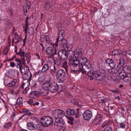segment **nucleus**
I'll list each match as a JSON object with an SVG mask.
<instances>
[{"label":"nucleus","instance_id":"nucleus-1","mask_svg":"<svg viewBox=\"0 0 131 131\" xmlns=\"http://www.w3.org/2000/svg\"><path fill=\"white\" fill-rule=\"evenodd\" d=\"M79 60L80 66H81V68L80 67V70L82 71V74H84L86 72L85 69L84 68V67L87 69H89L91 68L92 65L90 63V61H88L87 58L85 57H82L80 58Z\"/></svg>","mask_w":131,"mask_h":131},{"label":"nucleus","instance_id":"nucleus-2","mask_svg":"<svg viewBox=\"0 0 131 131\" xmlns=\"http://www.w3.org/2000/svg\"><path fill=\"white\" fill-rule=\"evenodd\" d=\"M40 122L43 126L47 127L52 125L53 120L49 116H45L40 118Z\"/></svg>","mask_w":131,"mask_h":131},{"label":"nucleus","instance_id":"nucleus-3","mask_svg":"<svg viewBox=\"0 0 131 131\" xmlns=\"http://www.w3.org/2000/svg\"><path fill=\"white\" fill-rule=\"evenodd\" d=\"M69 64L70 65L71 68H76L79 65L80 66L79 60L75 56L72 55L70 56L69 58Z\"/></svg>","mask_w":131,"mask_h":131},{"label":"nucleus","instance_id":"nucleus-4","mask_svg":"<svg viewBox=\"0 0 131 131\" xmlns=\"http://www.w3.org/2000/svg\"><path fill=\"white\" fill-rule=\"evenodd\" d=\"M56 76L58 82L60 83H62L64 82L65 72L63 70L61 69L58 70Z\"/></svg>","mask_w":131,"mask_h":131},{"label":"nucleus","instance_id":"nucleus-5","mask_svg":"<svg viewBox=\"0 0 131 131\" xmlns=\"http://www.w3.org/2000/svg\"><path fill=\"white\" fill-rule=\"evenodd\" d=\"M58 42L61 46L63 47L64 48H65L67 47L66 45L67 41L65 39H64L63 37L57 38L56 42L55 43H53V46H57Z\"/></svg>","mask_w":131,"mask_h":131},{"label":"nucleus","instance_id":"nucleus-6","mask_svg":"<svg viewBox=\"0 0 131 131\" xmlns=\"http://www.w3.org/2000/svg\"><path fill=\"white\" fill-rule=\"evenodd\" d=\"M105 73L98 71L94 72V79L99 81H102L104 78Z\"/></svg>","mask_w":131,"mask_h":131},{"label":"nucleus","instance_id":"nucleus-7","mask_svg":"<svg viewBox=\"0 0 131 131\" xmlns=\"http://www.w3.org/2000/svg\"><path fill=\"white\" fill-rule=\"evenodd\" d=\"M102 114H97L96 115L94 118L92 120V124L95 125L100 124L102 121Z\"/></svg>","mask_w":131,"mask_h":131},{"label":"nucleus","instance_id":"nucleus-8","mask_svg":"<svg viewBox=\"0 0 131 131\" xmlns=\"http://www.w3.org/2000/svg\"><path fill=\"white\" fill-rule=\"evenodd\" d=\"M47 86L49 90L52 93L56 92L59 88L57 83L55 82L48 84V86Z\"/></svg>","mask_w":131,"mask_h":131},{"label":"nucleus","instance_id":"nucleus-9","mask_svg":"<svg viewBox=\"0 0 131 131\" xmlns=\"http://www.w3.org/2000/svg\"><path fill=\"white\" fill-rule=\"evenodd\" d=\"M65 112L63 110L58 109L53 111V114L55 118L63 117L64 115Z\"/></svg>","mask_w":131,"mask_h":131},{"label":"nucleus","instance_id":"nucleus-10","mask_svg":"<svg viewBox=\"0 0 131 131\" xmlns=\"http://www.w3.org/2000/svg\"><path fill=\"white\" fill-rule=\"evenodd\" d=\"M17 54L19 55L21 57V59H22V63L23 64L25 65L26 64V59L25 58H27V57L25 53V52L23 51H22L21 49H20L18 52H16Z\"/></svg>","mask_w":131,"mask_h":131},{"label":"nucleus","instance_id":"nucleus-11","mask_svg":"<svg viewBox=\"0 0 131 131\" xmlns=\"http://www.w3.org/2000/svg\"><path fill=\"white\" fill-rule=\"evenodd\" d=\"M111 72L113 73H118L121 79L123 80L127 75L126 72H121V70L118 69H112Z\"/></svg>","mask_w":131,"mask_h":131},{"label":"nucleus","instance_id":"nucleus-12","mask_svg":"<svg viewBox=\"0 0 131 131\" xmlns=\"http://www.w3.org/2000/svg\"><path fill=\"white\" fill-rule=\"evenodd\" d=\"M84 119L85 120H89L92 117V114L91 111L89 110L85 111L83 114Z\"/></svg>","mask_w":131,"mask_h":131},{"label":"nucleus","instance_id":"nucleus-13","mask_svg":"<svg viewBox=\"0 0 131 131\" xmlns=\"http://www.w3.org/2000/svg\"><path fill=\"white\" fill-rule=\"evenodd\" d=\"M55 118L54 124L56 126H61L64 124V121L61 117L56 118Z\"/></svg>","mask_w":131,"mask_h":131},{"label":"nucleus","instance_id":"nucleus-14","mask_svg":"<svg viewBox=\"0 0 131 131\" xmlns=\"http://www.w3.org/2000/svg\"><path fill=\"white\" fill-rule=\"evenodd\" d=\"M43 86V87L40 90V91L39 92L40 94L41 93L42 95L46 96L49 93V89L48 88L47 86L45 85Z\"/></svg>","mask_w":131,"mask_h":131},{"label":"nucleus","instance_id":"nucleus-15","mask_svg":"<svg viewBox=\"0 0 131 131\" xmlns=\"http://www.w3.org/2000/svg\"><path fill=\"white\" fill-rule=\"evenodd\" d=\"M45 52L47 55L52 56L53 54V47L51 46H49L47 47L45 50Z\"/></svg>","mask_w":131,"mask_h":131},{"label":"nucleus","instance_id":"nucleus-16","mask_svg":"<svg viewBox=\"0 0 131 131\" xmlns=\"http://www.w3.org/2000/svg\"><path fill=\"white\" fill-rule=\"evenodd\" d=\"M106 63L109 64L111 68L112 69L114 68L116 64L114 60L111 59H108L106 61Z\"/></svg>","mask_w":131,"mask_h":131},{"label":"nucleus","instance_id":"nucleus-17","mask_svg":"<svg viewBox=\"0 0 131 131\" xmlns=\"http://www.w3.org/2000/svg\"><path fill=\"white\" fill-rule=\"evenodd\" d=\"M40 95V92L36 91L31 92L29 95V97L31 98L36 99Z\"/></svg>","mask_w":131,"mask_h":131},{"label":"nucleus","instance_id":"nucleus-18","mask_svg":"<svg viewBox=\"0 0 131 131\" xmlns=\"http://www.w3.org/2000/svg\"><path fill=\"white\" fill-rule=\"evenodd\" d=\"M19 71L23 75H28V73L29 72V70L28 67L22 66Z\"/></svg>","mask_w":131,"mask_h":131},{"label":"nucleus","instance_id":"nucleus-19","mask_svg":"<svg viewBox=\"0 0 131 131\" xmlns=\"http://www.w3.org/2000/svg\"><path fill=\"white\" fill-rule=\"evenodd\" d=\"M62 62L60 58H57L54 61V66L59 68L62 66Z\"/></svg>","mask_w":131,"mask_h":131},{"label":"nucleus","instance_id":"nucleus-20","mask_svg":"<svg viewBox=\"0 0 131 131\" xmlns=\"http://www.w3.org/2000/svg\"><path fill=\"white\" fill-rule=\"evenodd\" d=\"M59 68L54 65L53 68L50 67V73L53 76H56Z\"/></svg>","mask_w":131,"mask_h":131},{"label":"nucleus","instance_id":"nucleus-21","mask_svg":"<svg viewBox=\"0 0 131 131\" xmlns=\"http://www.w3.org/2000/svg\"><path fill=\"white\" fill-rule=\"evenodd\" d=\"M118 62L117 67L118 68H119L123 66L126 63V61L122 58H121L119 59Z\"/></svg>","mask_w":131,"mask_h":131},{"label":"nucleus","instance_id":"nucleus-22","mask_svg":"<svg viewBox=\"0 0 131 131\" xmlns=\"http://www.w3.org/2000/svg\"><path fill=\"white\" fill-rule=\"evenodd\" d=\"M28 128L29 130H35L37 127V125L32 122H29L27 124Z\"/></svg>","mask_w":131,"mask_h":131},{"label":"nucleus","instance_id":"nucleus-23","mask_svg":"<svg viewBox=\"0 0 131 131\" xmlns=\"http://www.w3.org/2000/svg\"><path fill=\"white\" fill-rule=\"evenodd\" d=\"M67 114L69 116H74L76 113L75 110L73 109H67L66 111Z\"/></svg>","mask_w":131,"mask_h":131},{"label":"nucleus","instance_id":"nucleus-24","mask_svg":"<svg viewBox=\"0 0 131 131\" xmlns=\"http://www.w3.org/2000/svg\"><path fill=\"white\" fill-rule=\"evenodd\" d=\"M122 70L125 72L130 73L129 72L131 71V66L126 65L122 68Z\"/></svg>","mask_w":131,"mask_h":131},{"label":"nucleus","instance_id":"nucleus-25","mask_svg":"<svg viewBox=\"0 0 131 131\" xmlns=\"http://www.w3.org/2000/svg\"><path fill=\"white\" fill-rule=\"evenodd\" d=\"M123 80L125 82H128L131 81V74L130 73H127Z\"/></svg>","mask_w":131,"mask_h":131},{"label":"nucleus","instance_id":"nucleus-26","mask_svg":"<svg viewBox=\"0 0 131 131\" xmlns=\"http://www.w3.org/2000/svg\"><path fill=\"white\" fill-rule=\"evenodd\" d=\"M17 82L16 79H14L12 80L10 82L8 83L7 85V86L10 87H14L16 83Z\"/></svg>","mask_w":131,"mask_h":131},{"label":"nucleus","instance_id":"nucleus-27","mask_svg":"<svg viewBox=\"0 0 131 131\" xmlns=\"http://www.w3.org/2000/svg\"><path fill=\"white\" fill-rule=\"evenodd\" d=\"M49 69V67L48 64H44L42 68L41 71L42 72H44L47 71Z\"/></svg>","mask_w":131,"mask_h":131},{"label":"nucleus","instance_id":"nucleus-28","mask_svg":"<svg viewBox=\"0 0 131 131\" xmlns=\"http://www.w3.org/2000/svg\"><path fill=\"white\" fill-rule=\"evenodd\" d=\"M68 57V53L66 52V51L64 50L62 53V57L61 56L60 57V59L63 60H65Z\"/></svg>","mask_w":131,"mask_h":131},{"label":"nucleus","instance_id":"nucleus-29","mask_svg":"<svg viewBox=\"0 0 131 131\" xmlns=\"http://www.w3.org/2000/svg\"><path fill=\"white\" fill-rule=\"evenodd\" d=\"M16 104L18 105L19 107H21L23 105V103L22 98H18L17 99Z\"/></svg>","mask_w":131,"mask_h":131},{"label":"nucleus","instance_id":"nucleus-30","mask_svg":"<svg viewBox=\"0 0 131 131\" xmlns=\"http://www.w3.org/2000/svg\"><path fill=\"white\" fill-rule=\"evenodd\" d=\"M71 72L73 74L75 73H78L79 72V71L77 69V68H72V69L70 70Z\"/></svg>","mask_w":131,"mask_h":131},{"label":"nucleus","instance_id":"nucleus-31","mask_svg":"<svg viewBox=\"0 0 131 131\" xmlns=\"http://www.w3.org/2000/svg\"><path fill=\"white\" fill-rule=\"evenodd\" d=\"M121 53V51L119 49L115 50L112 52V54L113 55L119 54Z\"/></svg>","mask_w":131,"mask_h":131},{"label":"nucleus","instance_id":"nucleus-32","mask_svg":"<svg viewBox=\"0 0 131 131\" xmlns=\"http://www.w3.org/2000/svg\"><path fill=\"white\" fill-rule=\"evenodd\" d=\"M83 54V52L82 51H78L76 53L75 55L80 58Z\"/></svg>","mask_w":131,"mask_h":131},{"label":"nucleus","instance_id":"nucleus-33","mask_svg":"<svg viewBox=\"0 0 131 131\" xmlns=\"http://www.w3.org/2000/svg\"><path fill=\"white\" fill-rule=\"evenodd\" d=\"M64 35V30H61L59 32V37L58 38H60V37L62 38L63 37Z\"/></svg>","mask_w":131,"mask_h":131},{"label":"nucleus","instance_id":"nucleus-34","mask_svg":"<svg viewBox=\"0 0 131 131\" xmlns=\"http://www.w3.org/2000/svg\"><path fill=\"white\" fill-rule=\"evenodd\" d=\"M12 125V123L9 122L5 124L4 125V126L6 128H9V127H11Z\"/></svg>","mask_w":131,"mask_h":131},{"label":"nucleus","instance_id":"nucleus-35","mask_svg":"<svg viewBox=\"0 0 131 131\" xmlns=\"http://www.w3.org/2000/svg\"><path fill=\"white\" fill-rule=\"evenodd\" d=\"M102 131H113V130L112 127L108 126L105 127Z\"/></svg>","mask_w":131,"mask_h":131},{"label":"nucleus","instance_id":"nucleus-36","mask_svg":"<svg viewBox=\"0 0 131 131\" xmlns=\"http://www.w3.org/2000/svg\"><path fill=\"white\" fill-rule=\"evenodd\" d=\"M29 32L30 35L32 36L34 34V29L31 27H30L28 28Z\"/></svg>","mask_w":131,"mask_h":131},{"label":"nucleus","instance_id":"nucleus-37","mask_svg":"<svg viewBox=\"0 0 131 131\" xmlns=\"http://www.w3.org/2000/svg\"><path fill=\"white\" fill-rule=\"evenodd\" d=\"M94 72L92 70L88 72L87 73L88 76L90 77H94Z\"/></svg>","mask_w":131,"mask_h":131},{"label":"nucleus","instance_id":"nucleus-38","mask_svg":"<svg viewBox=\"0 0 131 131\" xmlns=\"http://www.w3.org/2000/svg\"><path fill=\"white\" fill-rule=\"evenodd\" d=\"M45 39L46 42L48 44L50 43V39L49 36L48 35H45Z\"/></svg>","mask_w":131,"mask_h":131},{"label":"nucleus","instance_id":"nucleus-39","mask_svg":"<svg viewBox=\"0 0 131 131\" xmlns=\"http://www.w3.org/2000/svg\"><path fill=\"white\" fill-rule=\"evenodd\" d=\"M63 67L66 70V71H67L68 70V66L66 62H65L63 63Z\"/></svg>","mask_w":131,"mask_h":131},{"label":"nucleus","instance_id":"nucleus-40","mask_svg":"<svg viewBox=\"0 0 131 131\" xmlns=\"http://www.w3.org/2000/svg\"><path fill=\"white\" fill-rule=\"evenodd\" d=\"M29 87L28 86L26 87L25 89L24 90L23 93V94H26L27 92L29 90Z\"/></svg>","mask_w":131,"mask_h":131},{"label":"nucleus","instance_id":"nucleus-41","mask_svg":"<svg viewBox=\"0 0 131 131\" xmlns=\"http://www.w3.org/2000/svg\"><path fill=\"white\" fill-rule=\"evenodd\" d=\"M7 23L6 25L9 27L12 26V24L11 21L10 20H6Z\"/></svg>","mask_w":131,"mask_h":131},{"label":"nucleus","instance_id":"nucleus-42","mask_svg":"<svg viewBox=\"0 0 131 131\" xmlns=\"http://www.w3.org/2000/svg\"><path fill=\"white\" fill-rule=\"evenodd\" d=\"M63 51L64 50H61L59 51L58 52V55L60 58V57H62V53Z\"/></svg>","mask_w":131,"mask_h":131},{"label":"nucleus","instance_id":"nucleus-43","mask_svg":"<svg viewBox=\"0 0 131 131\" xmlns=\"http://www.w3.org/2000/svg\"><path fill=\"white\" fill-rule=\"evenodd\" d=\"M27 6L26 5L24 6H23V10L25 15H26L27 12Z\"/></svg>","mask_w":131,"mask_h":131},{"label":"nucleus","instance_id":"nucleus-44","mask_svg":"<svg viewBox=\"0 0 131 131\" xmlns=\"http://www.w3.org/2000/svg\"><path fill=\"white\" fill-rule=\"evenodd\" d=\"M51 80V78H49L46 81V83H45V86H48V84L51 83H50Z\"/></svg>","mask_w":131,"mask_h":131},{"label":"nucleus","instance_id":"nucleus-45","mask_svg":"<svg viewBox=\"0 0 131 131\" xmlns=\"http://www.w3.org/2000/svg\"><path fill=\"white\" fill-rule=\"evenodd\" d=\"M51 7V6L49 3L47 2L46 3L45 8L46 9H48Z\"/></svg>","mask_w":131,"mask_h":131},{"label":"nucleus","instance_id":"nucleus-46","mask_svg":"<svg viewBox=\"0 0 131 131\" xmlns=\"http://www.w3.org/2000/svg\"><path fill=\"white\" fill-rule=\"evenodd\" d=\"M15 61L16 62H19L20 64H21L22 63V59L21 60L19 58H16Z\"/></svg>","mask_w":131,"mask_h":131},{"label":"nucleus","instance_id":"nucleus-47","mask_svg":"<svg viewBox=\"0 0 131 131\" xmlns=\"http://www.w3.org/2000/svg\"><path fill=\"white\" fill-rule=\"evenodd\" d=\"M26 4H27V8L28 9H29L30 7V6L31 5V3L28 1H26Z\"/></svg>","mask_w":131,"mask_h":131},{"label":"nucleus","instance_id":"nucleus-48","mask_svg":"<svg viewBox=\"0 0 131 131\" xmlns=\"http://www.w3.org/2000/svg\"><path fill=\"white\" fill-rule=\"evenodd\" d=\"M27 103L29 105H30L33 103V100L32 99H30L27 101Z\"/></svg>","mask_w":131,"mask_h":131},{"label":"nucleus","instance_id":"nucleus-49","mask_svg":"<svg viewBox=\"0 0 131 131\" xmlns=\"http://www.w3.org/2000/svg\"><path fill=\"white\" fill-rule=\"evenodd\" d=\"M15 64L14 62H11L10 63V66L12 67H14L15 66Z\"/></svg>","mask_w":131,"mask_h":131},{"label":"nucleus","instance_id":"nucleus-50","mask_svg":"<svg viewBox=\"0 0 131 131\" xmlns=\"http://www.w3.org/2000/svg\"><path fill=\"white\" fill-rule=\"evenodd\" d=\"M29 20V18L28 17H26V23H25V25L28 26L29 23L28 22V20Z\"/></svg>","mask_w":131,"mask_h":131},{"label":"nucleus","instance_id":"nucleus-51","mask_svg":"<svg viewBox=\"0 0 131 131\" xmlns=\"http://www.w3.org/2000/svg\"><path fill=\"white\" fill-rule=\"evenodd\" d=\"M14 34L15 37L14 39L15 40H17L18 38V34L16 32H15Z\"/></svg>","mask_w":131,"mask_h":131},{"label":"nucleus","instance_id":"nucleus-52","mask_svg":"<svg viewBox=\"0 0 131 131\" xmlns=\"http://www.w3.org/2000/svg\"><path fill=\"white\" fill-rule=\"evenodd\" d=\"M26 83H23L21 85V87L23 89L25 87H26L27 86Z\"/></svg>","mask_w":131,"mask_h":131},{"label":"nucleus","instance_id":"nucleus-53","mask_svg":"<svg viewBox=\"0 0 131 131\" xmlns=\"http://www.w3.org/2000/svg\"><path fill=\"white\" fill-rule=\"evenodd\" d=\"M65 116L66 117H68V120L74 121V118L72 117H68L67 115H66Z\"/></svg>","mask_w":131,"mask_h":131},{"label":"nucleus","instance_id":"nucleus-54","mask_svg":"<svg viewBox=\"0 0 131 131\" xmlns=\"http://www.w3.org/2000/svg\"><path fill=\"white\" fill-rule=\"evenodd\" d=\"M67 47L65 48H64V49H67V50L68 51L70 50L71 49V48H70L69 47V45H68L67 43Z\"/></svg>","mask_w":131,"mask_h":131},{"label":"nucleus","instance_id":"nucleus-55","mask_svg":"<svg viewBox=\"0 0 131 131\" xmlns=\"http://www.w3.org/2000/svg\"><path fill=\"white\" fill-rule=\"evenodd\" d=\"M125 127V125L122 123H121L120 124V128H124Z\"/></svg>","mask_w":131,"mask_h":131},{"label":"nucleus","instance_id":"nucleus-56","mask_svg":"<svg viewBox=\"0 0 131 131\" xmlns=\"http://www.w3.org/2000/svg\"><path fill=\"white\" fill-rule=\"evenodd\" d=\"M22 65H20L19 63H18L17 64V66L16 67L18 68V67L19 68V70L22 67Z\"/></svg>","mask_w":131,"mask_h":131},{"label":"nucleus","instance_id":"nucleus-57","mask_svg":"<svg viewBox=\"0 0 131 131\" xmlns=\"http://www.w3.org/2000/svg\"><path fill=\"white\" fill-rule=\"evenodd\" d=\"M28 27V26L25 25V28L24 29L25 30V33H27Z\"/></svg>","mask_w":131,"mask_h":131},{"label":"nucleus","instance_id":"nucleus-58","mask_svg":"<svg viewBox=\"0 0 131 131\" xmlns=\"http://www.w3.org/2000/svg\"><path fill=\"white\" fill-rule=\"evenodd\" d=\"M73 121H71L70 120H68L67 121L68 123H69L71 125H72L73 124Z\"/></svg>","mask_w":131,"mask_h":131},{"label":"nucleus","instance_id":"nucleus-59","mask_svg":"<svg viewBox=\"0 0 131 131\" xmlns=\"http://www.w3.org/2000/svg\"><path fill=\"white\" fill-rule=\"evenodd\" d=\"M111 92H113V93H118V91L116 90H112L111 91Z\"/></svg>","mask_w":131,"mask_h":131},{"label":"nucleus","instance_id":"nucleus-60","mask_svg":"<svg viewBox=\"0 0 131 131\" xmlns=\"http://www.w3.org/2000/svg\"><path fill=\"white\" fill-rule=\"evenodd\" d=\"M100 101L102 102V103H103L106 102L107 101L104 98L103 99H101Z\"/></svg>","mask_w":131,"mask_h":131},{"label":"nucleus","instance_id":"nucleus-61","mask_svg":"<svg viewBox=\"0 0 131 131\" xmlns=\"http://www.w3.org/2000/svg\"><path fill=\"white\" fill-rule=\"evenodd\" d=\"M127 53L128 55L131 57V49L129 50L128 51Z\"/></svg>","mask_w":131,"mask_h":131},{"label":"nucleus","instance_id":"nucleus-62","mask_svg":"<svg viewBox=\"0 0 131 131\" xmlns=\"http://www.w3.org/2000/svg\"><path fill=\"white\" fill-rule=\"evenodd\" d=\"M65 129V128L64 127H62L61 128L59 131H64Z\"/></svg>","mask_w":131,"mask_h":131},{"label":"nucleus","instance_id":"nucleus-63","mask_svg":"<svg viewBox=\"0 0 131 131\" xmlns=\"http://www.w3.org/2000/svg\"><path fill=\"white\" fill-rule=\"evenodd\" d=\"M29 112L30 111L28 110L26 113H24L23 114V116H25L26 115H28Z\"/></svg>","mask_w":131,"mask_h":131},{"label":"nucleus","instance_id":"nucleus-64","mask_svg":"<svg viewBox=\"0 0 131 131\" xmlns=\"http://www.w3.org/2000/svg\"><path fill=\"white\" fill-rule=\"evenodd\" d=\"M21 41V39H19L18 40H17V41H16L15 43V44H17V43Z\"/></svg>","mask_w":131,"mask_h":131}]
</instances>
